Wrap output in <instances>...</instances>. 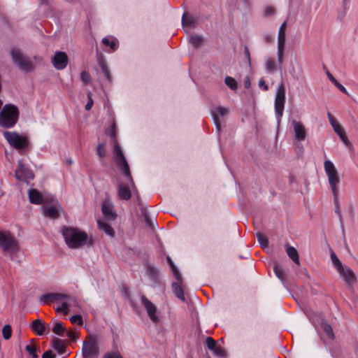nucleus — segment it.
<instances>
[{"mask_svg": "<svg viewBox=\"0 0 358 358\" xmlns=\"http://www.w3.org/2000/svg\"><path fill=\"white\" fill-rule=\"evenodd\" d=\"M0 248L7 252L12 260L15 259V257L20 250L17 240L8 231H0Z\"/></svg>", "mask_w": 358, "mask_h": 358, "instance_id": "obj_5", "label": "nucleus"}, {"mask_svg": "<svg viewBox=\"0 0 358 358\" xmlns=\"http://www.w3.org/2000/svg\"><path fill=\"white\" fill-rule=\"evenodd\" d=\"M52 331L58 336H63L66 332V328L62 322H57L54 325Z\"/></svg>", "mask_w": 358, "mask_h": 358, "instance_id": "obj_31", "label": "nucleus"}, {"mask_svg": "<svg viewBox=\"0 0 358 358\" xmlns=\"http://www.w3.org/2000/svg\"><path fill=\"white\" fill-rule=\"evenodd\" d=\"M334 131L339 136V137L345 133L344 128L341 125L336 127L334 129Z\"/></svg>", "mask_w": 358, "mask_h": 358, "instance_id": "obj_53", "label": "nucleus"}, {"mask_svg": "<svg viewBox=\"0 0 358 358\" xmlns=\"http://www.w3.org/2000/svg\"><path fill=\"white\" fill-rule=\"evenodd\" d=\"M10 55L13 62L21 71L28 73L34 70V64L23 52L17 48H12Z\"/></svg>", "mask_w": 358, "mask_h": 358, "instance_id": "obj_6", "label": "nucleus"}, {"mask_svg": "<svg viewBox=\"0 0 358 358\" xmlns=\"http://www.w3.org/2000/svg\"><path fill=\"white\" fill-rule=\"evenodd\" d=\"M285 103V87L283 84H280L277 89L275 99V112L278 121L283 115V110Z\"/></svg>", "mask_w": 358, "mask_h": 358, "instance_id": "obj_11", "label": "nucleus"}, {"mask_svg": "<svg viewBox=\"0 0 358 358\" xmlns=\"http://www.w3.org/2000/svg\"><path fill=\"white\" fill-rule=\"evenodd\" d=\"M80 79L84 84H88L91 80L90 73L87 71H83L80 74Z\"/></svg>", "mask_w": 358, "mask_h": 358, "instance_id": "obj_47", "label": "nucleus"}, {"mask_svg": "<svg viewBox=\"0 0 358 358\" xmlns=\"http://www.w3.org/2000/svg\"><path fill=\"white\" fill-rule=\"evenodd\" d=\"M96 152L100 158L106 156V150L103 143H99L96 148Z\"/></svg>", "mask_w": 358, "mask_h": 358, "instance_id": "obj_45", "label": "nucleus"}, {"mask_svg": "<svg viewBox=\"0 0 358 358\" xmlns=\"http://www.w3.org/2000/svg\"><path fill=\"white\" fill-rule=\"evenodd\" d=\"M52 347L59 355H62L66 352L65 345L63 341L58 338L55 337L52 339Z\"/></svg>", "mask_w": 358, "mask_h": 358, "instance_id": "obj_28", "label": "nucleus"}, {"mask_svg": "<svg viewBox=\"0 0 358 358\" xmlns=\"http://www.w3.org/2000/svg\"><path fill=\"white\" fill-rule=\"evenodd\" d=\"M324 168L325 173L328 178V181L332 193L334 197L336 203H337V195L338 194V190L337 189V185L340 182V178L337 172V170L334 164L329 160H326L324 163Z\"/></svg>", "mask_w": 358, "mask_h": 358, "instance_id": "obj_8", "label": "nucleus"}, {"mask_svg": "<svg viewBox=\"0 0 358 358\" xmlns=\"http://www.w3.org/2000/svg\"><path fill=\"white\" fill-rule=\"evenodd\" d=\"M202 41H203L202 37L199 35L192 36L189 39V42L194 48H197V47L200 46L202 43Z\"/></svg>", "mask_w": 358, "mask_h": 358, "instance_id": "obj_39", "label": "nucleus"}, {"mask_svg": "<svg viewBox=\"0 0 358 358\" xmlns=\"http://www.w3.org/2000/svg\"><path fill=\"white\" fill-rule=\"evenodd\" d=\"M70 321L73 324H78V325L83 324V317L80 315H75L70 317Z\"/></svg>", "mask_w": 358, "mask_h": 358, "instance_id": "obj_46", "label": "nucleus"}, {"mask_svg": "<svg viewBox=\"0 0 358 358\" xmlns=\"http://www.w3.org/2000/svg\"><path fill=\"white\" fill-rule=\"evenodd\" d=\"M215 355L220 357H225L226 356V352L225 350L221 348V347H216L213 350Z\"/></svg>", "mask_w": 358, "mask_h": 358, "instance_id": "obj_49", "label": "nucleus"}, {"mask_svg": "<svg viewBox=\"0 0 358 358\" xmlns=\"http://www.w3.org/2000/svg\"><path fill=\"white\" fill-rule=\"evenodd\" d=\"M286 253L294 263H296V264H299V254L295 248L290 245H287Z\"/></svg>", "mask_w": 358, "mask_h": 358, "instance_id": "obj_27", "label": "nucleus"}, {"mask_svg": "<svg viewBox=\"0 0 358 358\" xmlns=\"http://www.w3.org/2000/svg\"><path fill=\"white\" fill-rule=\"evenodd\" d=\"M166 260L172 270V272H173L176 279L177 280V281H179L180 282H182L181 274H180V271H178V269L177 268V267L176 266V265L174 264L171 258L170 257H167Z\"/></svg>", "mask_w": 358, "mask_h": 358, "instance_id": "obj_30", "label": "nucleus"}, {"mask_svg": "<svg viewBox=\"0 0 358 358\" xmlns=\"http://www.w3.org/2000/svg\"><path fill=\"white\" fill-rule=\"evenodd\" d=\"M224 83L232 90H236L238 87L237 82L232 77L227 76L224 79Z\"/></svg>", "mask_w": 358, "mask_h": 358, "instance_id": "obj_37", "label": "nucleus"}, {"mask_svg": "<svg viewBox=\"0 0 358 358\" xmlns=\"http://www.w3.org/2000/svg\"><path fill=\"white\" fill-rule=\"evenodd\" d=\"M43 209L45 216L52 219H57L59 217L62 208L58 201H55L53 205L44 206Z\"/></svg>", "mask_w": 358, "mask_h": 358, "instance_id": "obj_13", "label": "nucleus"}, {"mask_svg": "<svg viewBox=\"0 0 358 358\" xmlns=\"http://www.w3.org/2000/svg\"><path fill=\"white\" fill-rule=\"evenodd\" d=\"M266 13L267 15H271V14H273L275 11V9L272 7H268L266 8Z\"/></svg>", "mask_w": 358, "mask_h": 358, "instance_id": "obj_62", "label": "nucleus"}, {"mask_svg": "<svg viewBox=\"0 0 358 358\" xmlns=\"http://www.w3.org/2000/svg\"><path fill=\"white\" fill-rule=\"evenodd\" d=\"M18 108L11 103L5 104L0 112V127L4 129L13 127L18 121Z\"/></svg>", "mask_w": 358, "mask_h": 358, "instance_id": "obj_4", "label": "nucleus"}, {"mask_svg": "<svg viewBox=\"0 0 358 358\" xmlns=\"http://www.w3.org/2000/svg\"><path fill=\"white\" fill-rule=\"evenodd\" d=\"M146 274L148 278L154 282H157L159 280V271L153 265L147 264L146 266Z\"/></svg>", "mask_w": 358, "mask_h": 358, "instance_id": "obj_23", "label": "nucleus"}, {"mask_svg": "<svg viewBox=\"0 0 358 358\" xmlns=\"http://www.w3.org/2000/svg\"><path fill=\"white\" fill-rule=\"evenodd\" d=\"M15 178L19 181L28 184L34 180V174L32 170L25 165L22 159H20L17 162V166L15 171Z\"/></svg>", "mask_w": 358, "mask_h": 358, "instance_id": "obj_10", "label": "nucleus"}, {"mask_svg": "<svg viewBox=\"0 0 358 358\" xmlns=\"http://www.w3.org/2000/svg\"><path fill=\"white\" fill-rule=\"evenodd\" d=\"M182 283V281L181 282H180L179 281H178V282H173L172 288L175 295L181 301H185V298L184 296L183 289L181 286Z\"/></svg>", "mask_w": 358, "mask_h": 358, "instance_id": "obj_25", "label": "nucleus"}, {"mask_svg": "<svg viewBox=\"0 0 358 358\" xmlns=\"http://www.w3.org/2000/svg\"><path fill=\"white\" fill-rule=\"evenodd\" d=\"M265 67L267 71L271 73L275 70V62L273 59L268 58L265 62Z\"/></svg>", "mask_w": 358, "mask_h": 358, "instance_id": "obj_38", "label": "nucleus"}, {"mask_svg": "<svg viewBox=\"0 0 358 358\" xmlns=\"http://www.w3.org/2000/svg\"><path fill=\"white\" fill-rule=\"evenodd\" d=\"M103 358H123L119 352H106Z\"/></svg>", "mask_w": 358, "mask_h": 358, "instance_id": "obj_48", "label": "nucleus"}, {"mask_svg": "<svg viewBox=\"0 0 358 358\" xmlns=\"http://www.w3.org/2000/svg\"><path fill=\"white\" fill-rule=\"evenodd\" d=\"M250 78L249 77H245V79H244V87L246 89H248L250 87Z\"/></svg>", "mask_w": 358, "mask_h": 358, "instance_id": "obj_61", "label": "nucleus"}, {"mask_svg": "<svg viewBox=\"0 0 358 358\" xmlns=\"http://www.w3.org/2000/svg\"><path fill=\"white\" fill-rule=\"evenodd\" d=\"M42 358H55V355L51 350H47L43 354Z\"/></svg>", "mask_w": 358, "mask_h": 358, "instance_id": "obj_54", "label": "nucleus"}, {"mask_svg": "<svg viewBox=\"0 0 358 358\" xmlns=\"http://www.w3.org/2000/svg\"><path fill=\"white\" fill-rule=\"evenodd\" d=\"M244 52H245V55L248 59V63L249 65H250V63H251V60H250V51H249V49L247 46H245V48H244Z\"/></svg>", "mask_w": 358, "mask_h": 358, "instance_id": "obj_56", "label": "nucleus"}, {"mask_svg": "<svg viewBox=\"0 0 358 358\" xmlns=\"http://www.w3.org/2000/svg\"><path fill=\"white\" fill-rule=\"evenodd\" d=\"M68 64V57L64 52H57L52 58V64L58 70L64 69Z\"/></svg>", "mask_w": 358, "mask_h": 358, "instance_id": "obj_14", "label": "nucleus"}, {"mask_svg": "<svg viewBox=\"0 0 358 358\" xmlns=\"http://www.w3.org/2000/svg\"><path fill=\"white\" fill-rule=\"evenodd\" d=\"M3 137L8 144L13 148L17 150L20 152L29 146V140L27 136H21L16 131H5L3 132Z\"/></svg>", "mask_w": 358, "mask_h": 358, "instance_id": "obj_7", "label": "nucleus"}, {"mask_svg": "<svg viewBox=\"0 0 358 358\" xmlns=\"http://www.w3.org/2000/svg\"><path fill=\"white\" fill-rule=\"evenodd\" d=\"M330 258L333 266L338 272L339 277L349 289H353L357 282L355 273L348 266L343 265L334 251L331 252Z\"/></svg>", "mask_w": 358, "mask_h": 358, "instance_id": "obj_3", "label": "nucleus"}, {"mask_svg": "<svg viewBox=\"0 0 358 358\" xmlns=\"http://www.w3.org/2000/svg\"><path fill=\"white\" fill-rule=\"evenodd\" d=\"M211 113L217 131H220L221 129V122L220 118L227 115L228 114V110L226 108L218 106L213 109Z\"/></svg>", "mask_w": 358, "mask_h": 358, "instance_id": "obj_15", "label": "nucleus"}, {"mask_svg": "<svg viewBox=\"0 0 358 358\" xmlns=\"http://www.w3.org/2000/svg\"><path fill=\"white\" fill-rule=\"evenodd\" d=\"M259 86L260 87H263L265 91L268 90V85L266 84L265 81L263 79L259 80Z\"/></svg>", "mask_w": 358, "mask_h": 358, "instance_id": "obj_59", "label": "nucleus"}, {"mask_svg": "<svg viewBox=\"0 0 358 358\" xmlns=\"http://www.w3.org/2000/svg\"><path fill=\"white\" fill-rule=\"evenodd\" d=\"M206 344L210 350H214L217 347L215 341L211 337L206 338Z\"/></svg>", "mask_w": 358, "mask_h": 358, "instance_id": "obj_44", "label": "nucleus"}, {"mask_svg": "<svg viewBox=\"0 0 358 358\" xmlns=\"http://www.w3.org/2000/svg\"><path fill=\"white\" fill-rule=\"evenodd\" d=\"M334 204H335V213L338 215L339 218L341 219V213H340V208L338 206V201L337 200V203H336L335 200L334 199Z\"/></svg>", "mask_w": 358, "mask_h": 358, "instance_id": "obj_60", "label": "nucleus"}, {"mask_svg": "<svg viewBox=\"0 0 358 358\" xmlns=\"http://www.w3.org/2000/svg\"><path fill=\"white\" fill-rule=\"evenodd\" d=\"M198 23L197 18L194 16L184 13L182 17V27H195Z\"/></svg>", "mask_w": 358, "mask_h": 358, "instance_id": "obj_21", "label": "nucleus"}, {"mask_svg": "<svg viewBox=\"0 0 358 358\" xmlns=\"http://www.w3.org/2000/svg\"><path fill=\"white\" fill-rule=\"evenodd\" d=\"M145 221L148 226L152 227V221L147 213H143Z\"/></svg>", "mask_w": 358, "mask_h": 358, "instance_id": "obj_58", "label": "nucleus"}, {"mask_svg": "<svg viewBox=\"0 0 358 358\" xmlns=\"http://www.w3.org/2000/svg\"><path fill=\"white\" fill-rule=\"evenodd\" d=\"M292 124L294 129L295 138L299 141H302L306 139V130L304 125L296 120H293Z\"/></svg>", "mask_w": 358, "mask_h": 358, "instance_id": "obj_17", "label": "nucleus"}, {"mask_svg": "<svg viewBox=\"0 0 358 358\" xmlns=\"http://www.w3.org/2000/svg\"><path fill=\"white\" fill-rule=\"evenodd\" d=\"M327 76L329 80L342 92L345 94H348L347 90L345 87L339 83L337 80L329 72H327Z\"/></svg>", "mask_w": 358, "mask_h": 358, "instance_id": "obj_32", "label": "nucleus"}, {"mask_svg": "<svg viewBox=\"0 0 358 358\" xmlns=\"http://www.w3.org/2000/svg\"><path fill=\"white\" fill-rule=\"evenodd\" d=\"M328 118H329V121L331 127H333V129H334L336 127L340 125L339 123L336 120V118L329 113H328Z\"/></svg>", "mask_w": 358, "mask_h": 358, "instance_id": "obj_51", "label": "nucleus"}, {"mask_svg": "<svg viewBox=\"0 0 358 358\" xmlns=\"http://www.w3.org/2000/svg\"><path fill=\"white\" fill-rule=\"evenodd\" d=\"M102 43L106 46H110L112 50H115L117 48L116 42L115 41H110L108 38H103Z\"/></svg>", "mask_w": 358, "mask_h": 358, "instance_id": "obj_42", "label": "nucleus"}, {"mask_svg": "<svg viewBox=\"0 0 358 358\" xmlns=\"http://www.w3.org/2000/svg\"><path fill=\"white\" fill-rule=\"evenodd\" d=\"M101 211L104 217L108 220H115L117 217L112 203L108 199L103 201L101 206Z\"/></svg>", "mask_w": 358, "mask_h": 358, "instance_id": "obj_16", "label": "nucleus"}, {"mask_svg": "<svg viewBox=\"0 0 358 358\" xmlns=\"http://www.w3.org/2000/svg\"><path fill=\"white\" fill-rule=\"evenodd\" d=\"M350 0H342V10L338 13V17L342 20L346 14L347 10L349 8V3Z\"/></svg>", "mask_w": 358, "mask_h": 358, "instance_id": "obj_36", "label": "nucleus"}, {"mask_svg": "<svg viewBox=\"0 0 358 358\" xmlns=\"http://www.w3.org/2000/svg\"><path fill=\"white\" fill-rule=\"evenodd\" d=\"M97 225L99 229L105 232L108 236L110 237L115 236V231L110 224L103 221L98 220Z\"/></svg>", "mask_w": 358, "mask_h": 358, "instance_id": "obj_24", "label": "nucleus"}, {"mask_svg": "<svg viewBox=\"0 0 358 358\" xmlns=\"http://www.w3.org/2000/svg\"><path fill=\"white\" fill-rule=\"evenodd\" d=\"M141 303L147 311V313L152 322L157 324L159 317L157 315V307L145 296H141Z\"/></svg>", "mask_w": 358, "mask_h": 358, "instance_id": "obj_12", "label": "nucleus"}, {"mask_svg": "<svg viewBox=\"0 0 358 358\" xmlns=\"http://www.w3.org/2000/svg\"><path fill=\"white\" fill-rule=\"evenodd\" d=\"M273 268L278 278L282 282L285 280L287 275L281 265L278 263H274Z\"/></svg>", "mask_w": 358, "mask_h": 358, "instance_id": "obj_29", "label": "nucleus"}, {"mask_svg": "<svg viewBox=\"0 0 358 358\" xmlns=\"http://www.w3.org/2000/svg\"><path fill=\"white\" fill-rule=\"evenodd\" d=\"M340 138L346 146H349L350 145V142L349 139L348 138L345 133L343 134L342 136H341Z\"/></svg>", "mask_w": 358, "mask_h": 358, "instance_id": "obj_55", "label": "nucleus"}, {"mask_svg": "<svg viewBox=\"0 0 358 358\" xmlns=\"http://www.w3.org/2000/svg\"><path fill=\"white\" fill-rule=\"evenodd\" d=\"M12 334V329L9 324H6L3 326L2 329V335L5 340H8L10 338Z\"/></svg>", "mask_w": 358, "mask_h": 358, "instance_id": "obj_41", "label": "nucleus"}, {"mask_svg": "<svg viewBox=\"0 0 358 358\" xmlns=\"http://www.w3.org/2000/svg\"><path fill=\"white\" fill-rule=\"evenodd\" d=\"M69 296L59 293H48L40 296V302L45 304H50L51 302L57 301L63 299H67Z\"/></svg>", "mask_w": 358, "mask_h": 358, "instance_id": "obj_18", "label": "nucleus"}, {"mask_svg": "<svg viewBox=\"0 0 358 358\" xmlns=\"http://www.w3.org/2000/svg\"><path fill=\"white\" fill-rule=\"evenodd\" d=\"M117 194L121 200L127 201L131 196V192L129 187L124 184H120L118 186Z\"/></svg>", "mask_w": 358, "mask_h": 358, "instance_id": "obj_22", "label": "nucleus"}, {"mask_svg": "<svg viewBox=\"0 0 358 358\" xmlns=\"http://www.w3.org/2000/svg\"><path fill=\"white\" fill-rule=\"evenodd\" d=\"M256 236L259 243L263 249L268 247V240L264 234H262L261 232H257L256 234Z\"/></svg>", "mask_w": 358, "mask_h": 358, "instance_id": "obj_33", "label": "nucleus"}, {"mask_svg": "<svg viewBox=\"0 0 358 358\" xmlns=\"http://www.w3.org/2000/svg\"><path fill=\"white\" fill-rule=\"evenodd\" d=\"M69 306L66 302H63L62 306L57 308V312H62L64 314H67L69 311Z\"/></svg>", "mask_w": 358, "mask_h": 358, "instance_id": "obj_50", "label": "nucleus"}, {"mask_svg": "<svg viewBox=\"0 0 358 358\" xmlns=\"http://www.w3.org/2000/svg\"><path fill=\"white\" fill-rule=\"evenodd\" d=\"M106 134H107V135L110 136L113 138V142H114V150H113L114 160L115 161L116 164L118 166L119 169L129 180L131 189L135 192L136 187L135 186L133 178L131 177L129 164L127 162V159H126L120 145H118V143L116 141L115 125L113 124L110 127V128L106 131Z\"/></svg>", "mask_w": 358, "mask_h": 358, "instance_id": "obj_2", "label": "nucleus"}, {"mask_svg": "<svg viewBox=\"0 0 358 358\" xmlns=\"http://www.w3.org/2000/svg\"><path fill=\"white\" fill-rule=\"evenodd\" d=\"M285 45H278V62L279 65H282L284 62V51H285Z\"/></svg>", "mask_w": 358, "mask_h": 358, "instance_id": "obj_40", "label": "nucleus"}, {"mask_svg": "<svg viewBox=\"0 0 358 358\" xmlns=\"http://www.w3.org/2000/svg\"><path fill=\"white\" fill-rule=\"evenodd\" d=\"M209 358H210V357H209Z\"/></svg>", "mask_w": 358, "mask_h": 358, "instance_id": "obj_63", "label": "nucleus"}, {"mask_svg": "<svg viewBox=\"0 0 358 358\" xmlns=\"http://www.w3.org/2000/svg\"><path fill=\"white\" fill-rule=\"evenodd\" d=\"M28 196L30 203L36 205H40L43 203V198L41 193L36 189H31L28 192Z\"/></svg>", "mask_w": 358, "mask_h": 358, "instance_id": "obj_20", "label": "nucleus"}, {"mask_svg": "<svg viewBox=\"0 0 358 358\" xmlns=\"http://www.w3.org/2000/svg\"><path fill=\"white\" fill-rule=\"evenodd\" d=\"M287 29V22H284L280 27L278 36V45H285L286 36L285 31Z\"/></svg>", "mask_w": 358, "mask_h": 358, "instance_id": "obj_26", "label": "nucleus"}, {"mask_svg": "<svg viewBox=\"0 0 358 358\" xmlns=\"http://www.w3.org/2000/svg\"><path fill=\"white\" fill-rule=\"evenodd\" d=\"M31 328L38 336L43 335L47 329L48 331H49L48 327L46 324L39 319L35 320L32 322Z\"/></svg>", "mask_w": 358, "mask_h": 358, "instance_id": "obj_19", "label": "nucleus"}, {"mask_svg": "<svg viewBox=\"0 0 358 358\" xmlns=\"http://www.w3.org/2000/svg\"><path fill=\"white\" fill-rule=\"evenodd\" d=\"M26 351L32 357V358H37L36 348L33 345H27L25 347Z\"/></svg>", "mask_w": 358, "mask_h": 358, "instance_id": "obj_43", "label": "nucleus"}, {"mask_svg": "<svg viewBox=\"0 0 358 358\" xmlns=\"http://www.w3.org/2000/svg\"><path fill=\"white\" fill-rule=\"evenodd\" d=\"M82 354L83 358H92L99 355V345L96 336L90 335L83 342Z\"/></svg>", "mask_w": 358, "mask_h": 358, "instance_id": "obj_9", "label": "nucleus"}, {"mask_svg": "<svg viewBox=\"0 0 358 358\" xmlns=\"http://www.w3.org/2000/svg\"><path fill=\"white\" fill-rule=\"evenodd\" d=\"M92 106H93V100L90 96L89 99H88V101H87V104L85 105V110H90L92 108Z\"/></svg>", "mask_w": 358, "mask_h": 358, "instance_id": "obj_57", "label": "nucleus"}, {"mask_svg": "<svg viewBox=\"0 0 358 358\" xmlns=\"http://www.w3.org/2000/svg\"><path fill=\"white\" fill-rule=\"evenodd\" d=\"M61 233L66 245L71 249L82 248L88 243L92 245L87 234L79 228L64 226L62 227Z\"/></svg>", "mask_w": 358, "mask_h": 358, "instance_id": "obj_1", "label": "nucleus"}, {"mask_svg": "<svg viewBox=\"0 0 358 358\" xmlns=\"http://www.w3.org/2000/svg\"><path fill=\"white\" fill-rule=\"evenodd\" d=\"M322 329L327 336L330 339L334 338V334L331 326L327 323H323L322 325Z\"/></svg>", "mask_w": 358, "mask_h": 358, "instance_id": "obj_35", "label": "nucleus"}, {"mask_svg": "<svg viewBox=\"0 0 358 358\" xmlns=\"http://www.w3.org/2000/svg\"><path fill=\"white\" fill-rule=\"evenodd\" d=\"M66 336L73 341H76L78 339L77 334L73 330H69L66 332Z\"/></svg>", "mask_w": 358, "mask_h": 358, "instance_id": "obj_52", "label": "nucleus"}, {"mask_svg": "<svg viewBox=\"0 0 358 358\" xmlns=\"http://www.w3.org/2000/svg\"><path fill=\"white\" fill-rule=\"evenodd\" d=\"M99 65L101 69L102 73H103L105 78L108 80H111V75L108 67L107 64L104 61H100Z\"/></svg>", "mask_w": 358, "mask_h": 358, "instance_id": "obj_34", "label": "nucleus"}]
</instances>
